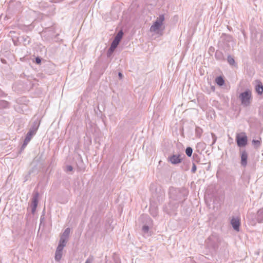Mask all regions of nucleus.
<instances>
[{"instance_id": "423d86ee", "label": "nucleus", "mask_w": 263, "mask_h": 263, "mask_svg": "<svg viewBox=\"0 0 263 263\" xmlns=\"http://www.w3.org/2000/svg\"><path fill=\"white\" fill-rule=\"evenodd\" d=\"M242 135L237 134L236 137V141L237 145L240 147H244L247 144L248 138L245 133H242Z\"/></svg>"}, {"instance_id": "7c9ffc66", "label": "nucleus", "mask_w": 263, "mask_h": 263, "mask_svg": "<svg viewBox=\"0 0 263 263\" xmlns=\"http://www.w3.org/2000/svg\"><path fill=\"white\" fill-rule=\"evenodd\" d=\"M32 175V174H29V172H28V173H27V174L26 175H25V178H25L24 182H25V181H27V180L29 179V178H30V175Z\"/></svg>"}, {"instance_id": "ddd939ff", "label": "nucleus", "mask_w": 263, "mask_h": 263, "mask_svg": "<svg viewBox=\"0 0 263 263\" xmlns=\"http://www.w3.org/2000/svg\"><path fill=\"white\" fill-rule=\"evenodd\" d=\"M179 203H180L179 201L172 200L168 203V208L172 211H175L178 208Z\"/></svg>"}, {"instance_id": "39448f33", "label": "nucleus", "mask_w": 263, "mask_h": 263, "mask_svg": "<svg viewBox=\"0 0 263 263\" xmlns=\"http://www.w3.org/2000/svg\"><path fill=\"white\" fill-rule=\"evenodd\" d=\"M123 35V32L122 31H120L117 35L116 36L114 40L113 41L112 43H111V45L110 46V47L109 48V51L111 53H112L115 49L116 48L118 44H119V42H120L121 39L122 38Z\"/></svg>"}, {"instance_id": "72a5a7b5", "label": "nucleus", "mask_w": 263, "mask_h": 263, "mask_svg": "<svg viewBox=\"0 0 263 263\" xmlns=\"http://www.w3.org/2000/svg\"><path fill=\"white\" fill-rule=\"evenodd\" d=\"M35 60H36V63L37 64H40L41 62V60L39 58H36Z\"/></svg>"}, {"instance_id": "5701e85b", "label": "nucleus", "mask_w": 263, "mask_h": 263, "mask_svg": "<svg viewBox=\"0 0 263 263\" xmlns=\"http://www.w3.org/2000/svg\"><path fill=\"white\" fill-rule=\"evenodd\" d=\"M192 153H193V148L191 147H187L186 149H185V154L186 155L190 157H191L192 155Z\"/></svg>"}, {"instance_id": "1a4fd4ad", "label": "nucleus", "mask_w": 263, "mask_h": 263, "mask_svg": "<svg viewBox=\"0 0 263 263\" xmlns=\"http://www.w3.org/2000/svg\"><path fill=\"white\" fill-rule=\"evenodd\" d=\"M255 220L252 219L251 224L255 225L257 221L259 223L263 222V208L260 209L257 212L256 215L255 216Z\"/></svg>"}, {"instance_id": "4be33fe9", "label": "nucleus", "mask_w": 263, "mask_h": 263, "mask_svg": "<svg viewBox=\"0 0 263 263\" xmlns=\"http://www.w3.org/2000/svg\"><path fill=\"white\" fill-rule=\"evenodd\" d=\"M252 144L253 145L254 148H258L260 147L261 143L259 140L253 139L252 140Z\"/></svg>"}, {"instance_id": "aec40b11", "label": "nucleus", "mask_w": 263, "mask_h": 263, "mask_svg": "<svg viewBox=\"0 0 263 263\" xmlns=\"http://www.w3.org/2000/svg\"><path fill=\"white\" fill-rule=\"evenodd\" d=\"M150 213L153 217H156L157 215V209L154 206H150L149 208Z\"/></svg>"}, {"instance_id": "2f4dec72", "label": "nucleus", "mask_w": 263, "mask_h": 263, "mask_svg": "<svg viewBox=\"0 0 263 263\" xmlns=\"http://www.w3.org/2000/svg\"><path fill=\"white\" fill-rule=\"evenodd\" d=\"M7 96V94H6L3 91H2L0 89V97H4Z\"/></svg>"}, {"instance_id": "6e6552de", "label": "nucleus", "mask_w": 263, "mask_h": 263, "mask_svg": "<svg viewBox=\"0 0 263 263\" xmlns=\"http://www.w3.org/2000/svg\"><path fill=\"white\" fill-rule=\"evenodd\" d=\"M182 154L175 155L168 157V161H170L173 164H177L181 162L183 157ZM183 157H185L184 155L183 154Z\"/></svg>"}, {"instance_id": "9b49d317", "label": "nucleus", "mask_w": 263, "mask_h": 263, "mask_svg": "<svg viewBox=\"0 0 263 263\" xmlns=\"http://www.w3.org/2000/svg\"><path fill=\"white\" fill-rule=\"evenodd\" d=\"M31 168L28 171L29 172V174H32V175L37 174L39 172L38 163L34 160L31 163Z\"/></svg>"}, {"instance_id": "c85d7f7f", "label": "nucleus", "mask_w": 263, "mask_h": 263, "mask_svg": "<svg viewBox=\"0 0 263 263\" xmlns=\"http://www.w3.org/2000/svg\"><path fill=\"white\" fill-rule=\"evenodd\" d=\"M196 170H197V167H196V166L195 165V163H193V166H192V170H191V172L193 173H195L196 171Z\"/></svg>"}, {"instance_id": "e433bc0d", "label": "nucleus", "mask_w": 263, "mask_h": 263, "mask_svg": "<svg viewBox=\"0 0 263 263\" xmlns=\"http://www.w3.org/2000/svg\"><path fill=\"white\" fill-rule=\"evenodd\" d=\"M156 194H157V192H156ZM156 195H153V196L155 197Z\"/></svg>"}, {"instance_id": "bb28decb", "label": "nucleus", "mask_w": 263, "mask_h": 263, "mask_svg": "<svg viewBox=\"0 0 263 263\" xmlns=\"http://www.w3.org/2000/svg\"><path fill=\"white\" fill-rule=\"evenodd\" d=\"M211 135L213 139V142L212 143V145H213L216 142L217 137L213 133H211Z\"/></svg>"}, {"instance_id": "f03ea898", "label": "nucleus", "mask_w": 263, "mask_h": 263, "mask_svg": "<svg viewBox=\"0 0 263 263\" xmlns=\"http://www.w3.org/2000/svg\"><path fill=\"white\" fill-rule=\"evenodd\" d=\"M41 121L38 119H35L32 123L28 132L27 133L24 142L21 147V151H22L26 147L28 143L30 141L34 135L36 133V132L40 125Z\"/></svg>"}, {"instance_id": "a211bd4d", "label": "nucleus", "mask_w": 263, "mask_h": 263, "mask_svg": "<svg viewBox=\"0 0 263 263\" xmlns=\"http://www.w3.org/2000/svg\"><path fill=\"white\" fill-rule=\"evenodd\" d=\"M9 103L5 100H0V109L7 108L9 107Z\"/></svg>"}, {"instance_id": "a878e982", "label": "nucleus", "mask_w": 263, "mask_h": 263, "mask_svg": "<svg viewBox=\"0 0 263 263\" xmlns=\"http://www.w3.org/2000/svg\"><path fill=\"white\" fill-rule=\"evenodd\" d=\"M228 60L229 63L230 65H233L234 64V62H235L234 60L232 57H229L228 58Z\"/></svg>"}, {"instance_id": "cd10ccee", "label": "nucleus", "mask_w": 263, "mask_h": 263, "mask_svg": "<svg viewBox=\"0 0 263 263\" xmlns=\"http://www.w3.org/2000/svg\"><path fill=\"white\" fill-rule=\"evenodd\" d=\"M93 257L92 256H89L87 260H86L85 263H91L93 261Z\"/></svg>"}, {"instance_id": "6ab92c4d", "label": "nucleus", "mask_w": 263, "mask_h": 263, "mask_svg": "<svg viewBox=\"0 0 263 263\" xmlns=\"http://www.w3.org/2000/svg\"><path fill=\"white\" fill-rule=\"evenodd\" d=\"M70 232V229L69 228H66L61 237L68 239Z\"/></svg>"}, {"instance_id": "c756f323", "label": "nucleus", "mask_w": 263, "mask_h": 263, "mask_svg": "<svg viewBox=\"0 0 263 263\" xmlns=\"http://www.w3.org/2000/svg\"><path fill=\"white\" fill-rule=\"evenodd\" d=\"M73 170V167L71 165H67L66 166V172H71Z\"/></svg>"}, {"instance_id": "2eb2a0df", "label": "nucleus", "mask_w": 263, "mask_h": 263, "mask_svg": "<svg viewBox=\"0 0 263 263\" xmlns=\"http://www.w3.org/2000/svg\"><path fill=\"white\" fill-rule=\"evenodd\" d=\"M255 90L258 95H262L263 92V85L261 82L259 81L255 86Z\"/></svg>"}, {"instance_id": "412c9836", "label": "nucleus", "mask_w": 263, "mask_h": 263, "mask_svg": "<svg viewBox=\"0 0 263 263\" xmlns=\"http://www.w3.org/2000/svg\"><path fill=\"white\" fill-rule=\"evenodd\" d=\"M203 132L202 129L199 127L197 126L195 129L196 136L198 138H200Z\"/></svg>"}, {"instance_id": "f3484780", "label": "nucleus", "mask_w": 263, "mask_h": 263, "mask_svg": "<svg viewBox=\"0 0 263 263\" xmlns=\"http://www.w3.org/2000/svg\"><path fill=\"white\" fill-rule=\"evenodd\" d=\"M215 82L220 86H222L224 83V80L221 76L217 77L215 79Z\"/></svg>"}, {"instance_id": "b1692460", "label": "nucleus", "mask_w": 263, "mask_h": 263, "mask_svg": "<svg viewBox=\"0 0 263 263\" xmlns=\"http://www.w3.org/2000/svg\"><path fill=\"white\" fill-rule=\"evenodd\" d=\"M164 195V194L163 192H160L158 193V195L157 197V200L159 202L160 201H162L163 198V196Z\"/></svg>"}, {"instance_id": "393cba45", "label": "nucleus", "mask_w": 263, "mask_h": 263, "mask_svg": "<svg viewBox=\"0 0 263 263\" xmlns=\"http://www.w3.org/2000/svg\"><path fill=\"white\" fill-rule=\"evenodd\" d=\"M142 230L144 233H148L149 231V227L147 225H144L142 227Z\"/></svg>"}, {"instance_id": "f8f14e48", "label": "nucleus", "mask_w": 263, "mask_h": 263, "mask_svg": "<svg viewBox=\"0 0 263 263\" xmlns=\"http://www.w3.org/2000/svg\"><path fill=\"white\" fill-rule=\"evenodd\" d=\"M240 153H241V155H240L241 165L243 167H246L247 164L248 153L245 150L240 151Z\"/></svg>"}, {"instance_id": "7ed1b4c3", "label": "nucleus", "mask_w": 263, "mask_h": 263, "mask_svg": "<svg viewBox=\"0 0 263 263\" xmlns=\"http://www.w3.org/2000/svg\"><path fill=\"white\" fill-rule=\"evenodd\" d=\"M238 98L241 101V105L244 107H247L250 105L252 101V92L250 89H247L240 93Z\"/></svg>"}, {"instance_id": "c9c22d12", "label": "nucleus", "mask_w": 263, "mask_h": 263, "mask_svg": "<svg viewBox=\"0 0 263 263\" xmlns=\"http://www.w3.org/2000/svg\"><path fill=\"white\" fill-rule=\"evenodd\" d=\"M195 156H197V154H194L193 155V157L194 158Z\"/></svg>"}, {"instance_id": "473e14b6", "label": "nucleus", "mask_w": 263, "mask_h": 263, "mask_svg": "<svg viewBox=\"0 0 263 263\" xmlns=\"http://www.w3.org/2000/svg\"><path fill=\"white\" fill-rule=\"evenodd\" d=\"M44 215H42L40 217V225L42 224V223L44 222Z\"/></svg>"}, {"instance_id": "dca6fc26", "label": "nucleus", "mask_w": 263, "mask_h": 263, "mask_svg": "<svg viewBox=\"0 0 263 263\" xmlns=\"http://www.w3.org/2000/svg\"><path fill=\"white\" fill-rule=\"evenodd\" d=\"M67 242V238L61 237L58 248L63 249L64 247L66 246Z\"/></svg>"}, {"instance_id": "20e7f679", "label": "nucleus", "mask_w": 263, "mask_h": 263, "mask_svg": "<svg viewBox=\"0 0 263 263\" xmlns=\"http://www.w3.org/2000/svg\"><path fill=\"white\" fill-rule=\"evenodd\" d=\"M164 20V16L163 15L159 16L157 17L156 21L152 25L150 28V31L151 32H156L160 30L163 26V22Z\"/></svg>"}, {"instance_id": "4468645a", "label": "nucleus", "mask_w": 263, "mask_h": 263, "mask_svg": "<svg viewBox=\"0 0 263 263\" xmlns=\"http://www.w3.org/2000/svg\"><path fill=\"white\" fill-rule=\"evenodd\" d=\"M63 250V249L57 247L55 253V260L56 261H59L61 259Z\"/></svg>"}, {"instance_id": "9d476101", "label": "nucleus", "mask_w": 263, "mask_h": 263, "mask_svg": "<svg viewBox=\"0 0 263 263\" xmlns=\"http://www.w3.org/2000/svg\"><path fill=\"white\" fill-rule=\"evenodd\" d=\"M231 224L234 230L239 231L240 221L239 218L233 217L231 220Z\"/></svg>"}, {"instance_id": "f704fd0d", "label": "nucleus", "mask_w": 263, "mask_h": 263, "mask_svg": "<svg viewBox=\"0 0 263 263\" xmlns=\"http://www.w3.org/2000/svg\"><path fill=\"white\" fill-rule=\"evenodd\" d=\"M118 76L120 79H122L123 77V75L121 72H118Z\"/></svg>"}, {"instance_id": "0eeeda50", "label": "nucleus", "mask_w": 263, "mask_h": 263, "mask_svg": "<svg viewBox=\"0 0 263 263\" xmlns=\"http://www.w3.org/2000/svg\"><path fill=\"white\" fill-rule=\"evenodd\" d=\"M39 193L37 191H34L31 201V212L34 214L36 211L39 202Z\"/></svg>"}, {"instance_id": "f257e3e1", "label": "nucleus", "mask_w": 263, "mask_h": 263, "mask_svg": "<svg viewBox=\"0 0 263 263\" xmlns=\"http://www.w3.org/2000/svg\"><path fill=\"white\" fill-rule=\"evenodd\" d=\"M169 195L171 200L182 203L185 200L188 195V192L184 187L175 188L171 187L169 189Z\"/></svg>"}]
</instances>
